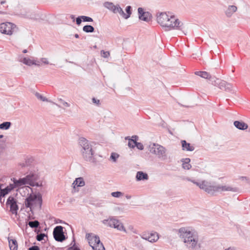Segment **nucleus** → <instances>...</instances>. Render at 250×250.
I'll list each match as a JSON object with an SVG mask.
<instances>
[{
  "label": "nucleus",
  "mask_w": 250,
  "mask_h": 250,
  "mask_svg": "<svg viewBox=\"0 0 250 250\" xmlns=\"http://www.w3.org/2000/svg\"><path fill=\"white\" fill-rule=\"evenodd\" d=\"M157 22L166 31L178 30L181 31L184 35H187L188 30L185 24L180 21L174 15L169 13H161L157 16Z\"/></svg>",
  "instance_id": "nucleus-1"
},
{
  "label": "nucleus",
  "mask_w": 250,
  "mask_h": 250,
  "mask_svg": "<svg viewBox=\"0 0 250 250\" xmlns=\"http://www.w3.org/2000/svg\"><path fill=\"white\" fill-rule=\"evenodd\" d=\"M178 231L179 236L183 240L188 250H200L201 243L199 242V236L197 233L184 227L179 229Z\"/></svg>",
  "instance_id": "nucleus-2"
},
{
  "label": "nucleus",
  "mask_w": 250,
  "mask_h": 250,
  "mask_svg": "<svg viewBox=\"0 0 250 250\" xmlns=\"http://www.w3.org/2000/svg\"><path fill=\"white\" fill-rule=\"evenodd\" d=\"M78 144L81 147L83 158L87 162L96 164V161L94 158V151L91 142L85 138L81 137L79 139Z\"/></svg>",
  "instance_id": "nucleus-3"
},
{
  "label": "nucleus",
  "mask_w": 250,
  "mask_h": 250,
  "mask_svg": "<svg viewBox=\"0 0 250 250\" xmlns=\"http://www.w3.org/2000/svg\"><path fill=\"white\" fill-rule=\"evenodd\" d=\"M42 196L40 193L30 194V195L25 199L24 204L26 208H29L31 209L32 207L41 208L42 205Z\"/></svg>",
  "instance_id": "nucleus-4"
},
{
  "label": "nucleus",
  "mask_w": 250,
  "mask_h": 250,
  "mask_svg": "<svg viewBox=\"0 0 250 250\" xmlns=\"http://www.w3.org/2000/svg\"><path fill=\"white\" fill-rule=\"evenodd\" d=\"M86 237L89 245L93 250H105L104 247L103 243L101 242L98 236L92 234H87Z\"/></svg>",
  "instance_id": "nucleus-5"
},
{
  "label": "nucleus",
  "mask_w": 250,
  "mask_h": 250,
  "mask_svg": "<svg viewBox=\"0 0 250 250\" xmlns=\"http://www.w3.org/2000/svg\"><path fill=\"white\" fill-rule=\"evenodd\" d=\"M149 150L150 153L157 155L159 158L162 160L167 158L166 149L162 146L153 143L149 145Z\"/></svg>",
  "instance_id": "nucleus-6"
},
{
  "label": "nucleus",
  "mask_w": 250,
  "mask_h": 250,
  "mask_svg": "<svg viewBox=\"0 0 250 250\" xmlns=\"http://www.w3.org/2000/svg\"><path fill=\"white\" fill-rule=\"evenodd\" d=\"M200 189L210 195H213L216 192H219V185H215L210 182L203 180V185L200 187Z\"/></svg>",
  "instance_id": "nucleus-7"
},
{
  "label": "nucleus",
  "mask_w": 250,
  "mask_h": 250,
  "mask_svg": "<svg viewBox=\"0 0 250 250\" xmlns=\"http://www.w3.org/2000/svg\"><path fill=\"white\" fill-rule=\"evenodd\" d=\"M212 79L214 80H211L212 84L218 86L220 89L227 92H231L232 90V85L231 83L217 78Z\"/></svg>",
  "instance_id": "nucleus-8"
},
{
  "label": "nucleus",
  "mask_w": 250,
  "mask_h": 250,
  "mask_svg": "<svg viewBox=\"0 0 250 250\" xmlns=\"http://www.w3.org/2000/svg\"><path fill=\"white\" fill-rule=\"evenodd\" d=\"M16 28V25L11 22L0 23V32L2 34L11 35L15 31Z\"/></svg>",
  "instance_id": "nucleus-9"
},
{
  "label": "nucleus",
  "mask_w": 250,
  "mask_h": 250,
  "mask_svg": "<svg viewBox=\"0 0 250 250\" xmlns=\"http://www.w3.org/2000/svg\"><path fill=\"white\" fill-rule=\"evenodd\" d=\"M63 229V228L61 226H57L54 229L53 234L56 241L62 242L66 239Z\"/></svg>",
  "instance_id": "nucleus-10"
},
{
  "label": "nucleus",
  "mask_w": 250,
  "mask_h": 250,
  "mask_svg": "<svg viewBox=\"0 0 250 250\" xmlns=\"http://www.w3.org/2000/svg\"><path fill=\"white\" fill-rule=\"evenodd\" d=\"M6 205L10 207V211L13 214H17V211L19 209V207L17 205V201L13 196H9L7 200Z\"/></svg>",
  "instance_id": "nucleus-11"
},
{
  "label": "nucleus",
  "mask_w": 250,
  "mask_h": 250,
  "mask_svg": "<svg viewBox=\"0 0 250 250\" xmlns=\"http://www.w3.org/2000/svg\"><path fill=\"white\" fill-rule=\"evenodd\" d=\"M138 12L139 18L141 20L148 22L152 18L151 14L148 12L145 11L144 9L142 7H139L138 8Z\"/></svg>",
  "instance_id": "nucleus-12"
},
{
  "label": "nucleus",
  "mask_w": 250,
  "mask_h": 250,
  "mask_svg": "<svg viewBox=\"0 0 250 250\" xmlns=\"http://www.w3.org/2000/svg\"><path fill=\"white\" fill-rule=\"evenodd\" d=\"M141 237L142 239L147 240L151 243L156 242L159 238V235L156 232H151L148 235L146 233H144Z\"/></svg>",
  "instance_id": "nucleus-13"
},
{
  "label": "nucleus",
  "mask_w": 250,
  "mask_h": 250,
  "mask_svg": "<svg viewBox=\"0 0 250 250\" xmlns=\"http://www.w3.org/2000/svg\"><path fill=\"white\" fill-rule=\"evenodd\" d=\"M3 185L0 186V196L1 197H4L6 195L8 194L12 190L15 188L16 187L15 183L11 184L9 186H7L4 188H2Z\"/></svg>",
  "instance_id": "nucleus-14"
},
{
  "label": "nucleus",
  "mask_w": 250,
  "mask_h": 250,
  "mask_svg": "<svg viewBox=\"0 0 250 250\" xmlns=\"http://www.w3.org/2000/svg\"><path fill=\"white\" fill-rule=\"evenodd\" d=\"M239 190L238 188L232 187L229 185H219V191H231L232 192H237Z\"/></svg>",
  "instance_id": "nucleus-15"
},
{
  "label": "nucleus",
  "mask_w": 250,
  "mask_h": 250,
  "mask_svg": "<svg viewBox=\"0 0 250 250\" xmlns=\"http://www.w3.org/2000/svg\"><path fill=\"white\" fill-rule=\"evenodd\" d=\"M85 185V182L82 177H79L76 178L75 181L72 183V186L73 189L77 191H78V189L76 190L77 187H82Z\"/></svg>",
  "instance_id": "nucleus-16"
},
{
  "label": "nucleus",
  "mask_w": 250,
  "mask_h": 250,
  "mask_svg": "<svg viewBox=\"0 0 250 250\" xmlns=\"http://www.w3.org/2000/svg\"><path fill=\"white\" fill-rule=\"evenodd\" d=\"M119 4L114 5L113 2L106 1L104 3V6L114 14H116L117 7Z\"/></svg>",
  "instance_id": "nucleus-17"
},
{
  "label": "nucleus",
  "mask_w": 250,
  "mask_h": 250,
  "mask_svg": "<svg viewBox=\"0 0 250 250\" xmlns=\"http://www.w3.org/2000/svg\"><path fill=\"white\" fill-rule=\"evenodd\" d=\"M102 223L108 227L112 228L115 226V223H118V220L114 218H109L107 219H104L102 221Z\"/></svg>",
  "instance_id": "nucleus-18"
},
{
  "label": "nucleus",
  "mask_w": 250,
  "mask_h": 250,
  "mask_svg": "<svg viewBox=\"0 0 250 250\" xmlns=\"http://www.w3.org/2000/svg\"><path fill=\"white\" fill-rule=\"evenodd\" d=\"M136 179L138 181L141 180H146L148 179V176L147 173L141 171H138L136 173Z\"/></svg>",
  "instance_id": "nucleus-19"
},
{
  "label": "nucleus",
  "mask_w": 250,
  "mask_h": 250,
  "mask_svg": "<svg viewBox=\"0 0 250 250\" xmlns=\"http://www.w3.org/2000/svg\"><path fill=\"white\" fill-rule=\"evenodd\" d=\"M181 144L183 150L192 151L194 149V146L187 143L185 140H182L181 141Z\"/></svg>",
  "instance_id": "nucleus-20"
},
{
  "label": "nucleus",
  "mask_w": 250,
  "mask_h": 250,
  "mask_svg": "<svg viewBox=\"0 0 250 250\" xmlns=\"http://www.w3.org/2000/svg\"><path fill=\"white\" fill-rule=\"evenodd\" d=\"M234 125L238 129L245 130L248 128V125L242 121H236L234 122Z\"/></svg>",
  "instance_id": "nucleus-21"
},
{
  "label": "nucleus",
  "mask_w": 250,
  "mask_h": 250,
  "mask_svg": "<svg viewBox=\"0 0 250 250\" xmlns=\"http://www.w3.org/2000/svg\"><path fill=\"white\" fill-rule=\"evenodd\" d=\"M35 95L36 97H37V98H38L39 100H40L42 102H50V103H52V104L56 105L57 106H58L59 107H61V106L60 105H59L58 104H57V103L53 102L52 101H51L50 100H48L46 98L43 97L42 95H41V94H40L38 92H36Z\"/></svg>",
  "instance_id": "nucleus-22"
},
{
  "label": "nucleus",
  "mask_w": 250,
  "mask_h": 250,
  "mask_svg": "<svg viewBox=\"0 0 250 250\" xmlns=\"http://www.w3.org/2000/svg\"><path fill=\"white\" fill-rule=\"evenodd\" d=\"M14 182L17 187H20L26 184L29 185V183H28V179H26V176L22 178H20L18 180H14Z\"/></svg>",
  "instance_id": "nucleus-23"
},
{
  "label": "nucleus",
  "mask_w": 250,
  "mask_h": 250,
  "mask_svg": "<svg viewBox=\"0 0 250 250\" xmlns=\"http://www.w3.org/2000/svg\"><path fill=\"white\" fill-rule=\"evenodd\" d=\"M26 179H28V183H29V185L30 186L33 182L36 181L38 179V175L33 173H30L26 176Z\"/></svg>",
  "instance_id": "nucleus-24"
},
{
  "label": "nucleus",
  "mask_w": 250,
  "mask_h": 250,
  "mask_svg": "<svg viewBox=\"0 0 250 250\" xmlns=\"http://www.w3.org/2000/svg\"><path fill=\"white\" fill-rule=\"evenodd\" d=\"M195 74L205 79H211V81L213 78H211L210 75L206 71H196L195 72ZM213 80H214L213 79Z\"/></svg>",
  "instance_id": "nucleus-25"
},
{
  "label": "nucleus",
  "mask_w": 250,
  "mask_h": 250,
  "mask_svg": "<svg viewBox=\"0 0 250 250\" xmlns=\"http://www.w3.org/2000/svg\"><path fill=\"white\" fill-rule=\"evenodd\" d=\"M237 8L235 5H229L226 12L227 17H230L232 14L236 11Z\"/></svg>",
  "instance_id": "nucleus-26"
},
{
  "label": "nucleus",
  "mask_w": 250,
  "mask_h": 250,
  "mask_svg": "<svg viewBox=\"0 0 250 250\" xmlns=\"http://www.w3.org/2000/svg\"><path fill=\"white\" fill-rule=\"evenodd\" d=\"M9 246L11 250H17L18 244L15 239H9Z\"/></svg>",
  "instance_id": "nucleus-27"
},
{
  "label": "nucleus",
  "mask_w": 250,
  "mask_h": 250,
  "mask_svg": "<svg viewBox=\"0 0 250 250\" xmlns=\"http://www.w3.org/2000/svg\"><path fill=\"white\" fill-rule=\"evenodd\" d=\"M112 228L117 229L118 230L124 231L126 232V229L124 227L123 224L118 220V223H115V226H113Z\"/></svg>",
  "instance_id": "nucleus-28"
},
{
  "label": "nucleus",
  "mask_w": 250,
  "mask_h": 250,
  "mask_svg": "<svg viewBox=\"0 0 250 250\" xmlns=\"http://www.w3.org/2000/svg\"><path fill=\"white\" fill-rule=\"evenodd\" d=\"M190 160L189 158H186L184 159V160L183 161V164H182V167L185 169H189L191 166L189 164L190 162Z\"/></svg>",
  "instance_id": "nucleus-29"
},
{
  "label": "nucleus",
  "mask_w": 250,
  "mask_h": 250,
  "mask_svg": "<svg viewBox=\"0 0 250 250\" xmlns=\"http://www.w3.org/2000/svg\"><path fill=\"white\" fill-rule=\"evenodd\" d=\"M83 30L85 33H93L94 31V28L90 25H86L83 28Z\"/></svg>",
  "instance_id": "nucleus-30"
},
{
  "label": "nucleus",
  "mask_w": 250,
  "mask_h": 250,
  "mask_svg": "<svg viewBox=\"0 0 250 250\" xmlns=\"http://www.w3.org/2000/svg\"><path fill=\"white\" fill-rule=\"evenodd\" d=\"M11 125V122H5L0 124V129L2 130L8 129Z\"/></svg>",
  "instance_id": "nucleus-31"
},
{
  "label": "nucleus",
  "mask_w": 250,
  "mask_h": 250,
  "mask_svg": "<svg viewBox=\"0 0 250 250\" xmlns=\"http://www.w3.org/2000/svg\"><path fill=\"white\" fill-rule=\"evenodd\" d=\"M20 61L22 62L24 64L29 66L33 65L34 63V61L26 58H23L22 59H21Z\"/></svg>",
  "instance_id": "nucleus-32"
},
{
  "label": "nucleus",
  "mask_w": 250,
  "mask_h": 250,
  "mask_svg": "<svg viewBox=\"0 0 250 250\" xmlns=\"http://www.w3.org/2000/svg\"><path fill=\"white\" fill-rule=\"evenodd\" d=\"M28 225L31 228H37L40 226V223L37 220H35L34 221H29L28 223Z\"/></svg>",
  "instance_id": "nucleus-33"
},
{
  "label": "nucleus",
  "mask_w": 250,
  "mask_h": 250,
  "mask_svg": "<svg viewBox=\"0 0 250 250\" xmlns=\"http://www.w3.org/2000/svg\"><path fill=\"white\" fill-rule=\"evenodd\" d=\"M125 140H128V146L130 148H134L135 147V144H134V142H135V140H134L133 139H130L129 136L125 137Z\"/></svg>",
  "instance_id": "nucleus-34"
},
{
  "label": "nucleus",
  "mask_w": 250,
  "mask_h": 250,
  "mask_svg": "<svg viewBox=\"0 0 250 250\" xmlns=\"http://www.w3.org/2000/svg\"><path fill=\"white\" fill-rule=\"evenodd\" d=\"M117 11L116 14L119 13L121 16H122L125 19V13L123 11V9L120 7L119 5L118 7H117Z\"/></svg>",
  "instance_id": "nucleus-35"
},
{
  "label": "nucleus",
  "mask_w": 250,
  "mask_h": 250,
  "mask_svg": "<svg viewBox=\"0 0 250 250\" xmlns=\"http://www.w3.org/2000/svg\"><path fill=\"white\" fill-rule=\"evenodd\" d=\"M125 11L126 14H125V19H128L130 15H131V6H127L125 8Z\"/></svg>",
  "instance_id": "nucleus-36"
},
{
  "label": "nucleus",
  "mask_w": 250,
  "mask_h": 250,
  "mask_svg": "<svg viewBox=\"0 0 250 250\" xmlns=\"http://www.w3.org/2000/svg\"><path fill=\"white\" fill-rule=\"evenodd\" d=\"M45 237H47V235L46 234H45V233H41L37 234V235L36 236V239L38 241H41L44 239V238Z\"/></svg>",
  "instance_id": "nucleus-37"
},
{
  "label": "nucleus",
  "mask_w": 250,
  "mask_h": 250,
  "mask_svg": "<svg viewBox=\"0 0 250 250\" xmlns=\"http://www.w3.org/2000/svg\"><path fill=\"white\" fill-rule=\"evenodd\" d=\"M58 101L64 107H68L70 106V104L67 102H65L61 98L58 99Z\"/></svg>",
  "instance_id": "nucleus-38"
},
{
  "label": "nucleus",
  "mask_w": 250,
  "mask_h": 250,
  "mask_svg": "<svg viewBox=\"0 0 250 250\" xmlns=\"http://www.w3.org/2000/svg\"><path fill=\"white\" fill-rule=\"evenodd\" d=\"M83 18V22H92L93 21V20L91 17L85 16H82Z\"/></svg>",
  "instance_id": "nucleus-39"
},
{
  "label": "nucleus",
  "mask_w": 250,
  "mask_h": 250,
  "mask_svg": "<svg viewBox=\"0 0 250 250\" xmlns=\"http://www.w3.org/2000/svg\"><path fill=\"white\" fill-rule=\"evenodd\" d=\"M101 55L103 57L107 58L110 56V53L109 51H104L103 50L101 51Z\"/></svg>",
  "instance_id": "nucleus-40"
},
{
  "label": "nucleus",
  "mask_w": 250,
  "mask_h": 250,
  "mask_svg": "<svg viewBox=\"0 0 250 250\" xmlns=\"http://www.w3.org/2000/svg\"><path fill=\"white\" fill-rule=\"evenodd\" d=\"M123 195V193L120 191L113 192L111 193V195L114 197H120Z\"/></svg>",
  "instance_id": "nucleus-41"
},
{
  "label": "nucleus",
  "mask_w": 250,
  "mask_h": 250,
  "mask_svg": "<svg viewBox=\"0 0 250 250\" xmlns=\"http://www.w3.org/2000/svg\"><path fill=\"white\" fill-rule=\"evenodd\" d=\"M134 144H135V146H136L138 149L140 150H143L144 149V146L142 143L137 142L135 141V142H134Z\"/></svg>",
  "instance_id": "nucleus-42"
},
{
  "label": "nucleus",
  "mask_w": 250,
  "mask_h": 250,
  "mask_svg": "<svg viewBox=\"0 0 250 250\" xmlns=\"http://www.w3.org/2000/svg\"><path fill=\"white\" fill-rule=\"evenodd\" d=\"M119 156V155L117 153H112L110 156V159H112L113 162H115Z\"/></svg>",
  "instance_id": "nucleus-43"
},
{
  "label": "nucleus",
  "mask_w": 250,
  "mask_h": 250,
  "mask_svg": "<svg viewBox=\"0 0 250 250\" xmlns=\"http://www.w3.org/2000/svg\"><path fill=\"white\" fill-rule=\"evenodd\" d=\"M32 161H33L32 158H29L26 161L25 163L20 164V165L22 167H26L29 164V163H30V162L31 163L32 162Z\"/></svg>",
  "instance_id": "nucleus-44"
},
{
  "label": "nucleus",
  "mask_w": 250,
  "mask_h": 250,
  "mask_svg": "<svg viewBox=\"0 0 250 250\" xmlns=\"http://www.w3.org/2000/svg\"><path fill=\"white\" fill-rule=\"evenodd\" d=\"M238 179L242 181H245L248 184L250 183V179L246 176H239Z\"/></svg>",
  "instance_id": "nucleus-45"
},
{
  "label": "nucleus",
  "mask_w": 250,
  "mask_h": 250,
  "mask_svg": "<svg viewBox=\"0 0 250 250\" xmlns=\"http://www.w3.org/2000/svg\"><path fill=\"white\" fill-rule=\"evenodd\" d=\"M92 101L93 104H95L97 106H100L101 105L100 101L95 98H93L92 99Z\"/></svg>",
  "instance_id": "nucleus-46"
},
{
  "label": "nucleus",
  "mask_w": 250,
  "mask_h": 250,
  "mask_svg": "<svg viewBox=\"0 0 250 250\" xmlns=\"http://www.w3.org/2000/svg\"><path fill=\"white\" fill-rule=\"evenodd\" d=\"M82 16H79L76 19V24L78 25H80L83 21Z\"/></svg>",
  "instance_id": "nucleus-47"
},
{
  "label": "nucleus",
  "mask_w": 250,
  "mask_h": 250,
  "mask_svg": "<svg viewBox=\"0 0 250 250\" xmlns=\"http://www.w3.org/2000/svg\"><path fill=\"white\" fill-rule=\"evenodd\" d=\"M191 182L193 183V184L196 185L197 186L199 187L200 188V187H201L203 185V181H202L201 182H196L194 180H191Z\"/></svg>",
  "instance_id": "nucleus-48"
},
{
  "label": "nucleus",
  "mask_w": 250,
  "mask_h": 250,
  "mask_svg": "<svg viewBox=\"0 0 250 250\" xmlns=\"http://www.w3.org/2000/svg\"><path fill=\"white\" fill-rule=\"evenodd\" d=\"M31 186H32V187L36 186V187H42V183H39L38 182H36V181H35V182H33L31 185Z\"/></svg>",
  "instance_id": "nucleus-49"
},
{
  "label": "nucleus",
  "mask_w": 250,
  "mask_h": 250,
  "mask_svg": "<svg viewBox=\"0 0 250 250\" xmlns=\"http://www.w3.org/2000/svg\"><path fill=\"white\" fill-rule=\"evenodd\" d=\"M41 61L44 64H49V62L47 60V58H42L41 59Z\"/></svg>",
  "instance_id": "nucleus-50"
},
{
  "label": "nucleus",
  "mask_w": 250,
  "mask_h": 250,
  "mask_svg": "<svg viewBox=\"0 0 250 250\" xmlns=\"http://www.w3.org/2000/svg\"><path fill=\"white\" fill-rule=\"evenodd\" d=\"M28 250H40V248L38 246H34L28 249Z\"/></svg>",
  "instance_id": "nucleus-51"
},
{
  "label": "nucleus",
  "mask_w": 250,
  "mask_h": 250,
  "mask_svg": "<svg viewBox=\"0 0 250 250\" xmlns=\"http://www.w3.org/2000/svg\"><path fill=\"white\" fill-rule=\"evenodd\" d=\"M69 250H80V249L78 247H71Z\"/></svg>",
  "instance_id": "nucleus-52"
},
{
  "label": "nucleus",
  "mask_w": 250,
  "mask_h": 250,
  "mask_svg": "<svg viewBox=\"0 0 250 250\" xmlns=\"http://www.w3.org/2000/svg\"><path fill=\"white\" fill-rule=\"evenodd\" d=\"M225 250H236L234 247H229L227 249H225Z\"/></svg>",
  "instance_id": "nucleus-53"
},
{
  "label": "nucleus",
  "mask_w": 250,
  "mask_h": 250,
  "mask_svg": "<svg viewBox=\"0 0 250 250\" xmlns=\"http://www.w3.org/2000/svg\"><path fill=\"white\" fill-rule=\"evenodd\" d=\"M131 139H133L134 140H136V141L137 142V140L138 139V137L137 136H136V135H134V136H132V138Z\"/></svg>",
  "instance_id": "nucleus-54"
},
{
  "label": "nucleus",
  "mask_w": 250,
  "mask_h": 250,
  "mask_svg": "<svg viewBox=\"0 0 250 250\" xmlns=\"http://www.w3.org/2000/svg\"><path fill=\"white\" fill-rule=\"evenodd\" d=\"M33 64L35 65H37V66H40V62H35L34 61V63Z\"/></svg>",
  "instance_id": "nucleus-55"
},
{
  "label": "nucleus",
  "mask_w": 250,
  "mask_h": 250,
  "mask_svg": "<svg viewBox=\"0 0 250 250\" xmlns=\"http://www.w3.org/2000/svg\"><path fill=\"white\" fill-rule=\"evenodd\" d=\"M0 202L2 204L4 203V199H2V197H1L0 196Z\"/></svg>",
  "instance_id": "nucleus-56"
},
{
  "label": "nucleus",
  "mask_w": 250,
  "mask_h": 250,
  "mask_svg": "<svg viewBox=\"0 0 250 250\" xmlns=\"http://www.w3.org/2000/svg\"><path fill=\"white\" fill-rule=\"evenodd\" d=\"M70 18L73 20V21H75V16L73 15H70Z\"/></svg>",
  "instance_id": "nucleus-57"
},
{
  "label": "nucleus",
  "mask_w": 250,
  "mask_h": 250,
  "mask_svg": "<svg viewBox=\"0 0 250 250\" xmlns=\"http://www.w3.org/2000/svg\"><path fill=\"white\" fill-rule=\"evenodd\" d=\"M125 197L127 199H130L131 198V196L129 195H126Z\"/></svg>",
  "instance_id": "nucleus-58"
},
{
  "label": "nucleus",
  "mask_w": 250,
  "mask_h": 250,
  "mask_svg": "<svg viewBox=\"0 0 250 250\" xmlns=\"http://www.w3.org/2000/svg\"><path fill=\"white\" fill-rule=\"evenodd\" d=\"M184 179L187 180V181H190V182H191V180H192V179H191L190 178H189L188 177H186Z\"/></svg>",
  "instance_id": "nucleus-59"
},
{
  "label": "nucleus",
  "mask_w": 250,
  "mask_h": 250,
  "mask_svg": "<svg viewBox=\"0 0 250 250\" xmlns=\"http://www.w3.org/2000/svg\"><path fill=\"white\" fill-rule=\"evenodd\" d=\"M5 2H6V1H5V0H2V1H1V2H0V4H1V5H2V4H4Z\"/></svg>",
  "instance_id": "nucleus-60"
},
{
  "label": "nucleus",
  "mask_w": 250,
  "mask_h": 250,
  "mask_svg": "<svg viewBox=\"0 0 250 250\" xmlns=\"http://www.w3.org/2000/svg\"><path fill=\"white\" fill-rule=\"evenodd\" d=\"M74 36L76 38H79V36L78 34H75Z\"/></svg>",
  "instance_id": "nucleus-61"
},
{
  "label": "nucleus",
  "mask_w": 250,
  "mask_h": 250,
  "mask_svg": "<svg viewBox=\"0 0 250 250\" xmlns=\"http://www.w3.org/2000/svg\"><path fill=\"white\" fill-rule=\"evenodd\" d=\"M6 14L5 12L0 11V14Z\"/></svg>",
  "instance_id": "nucleus-62"
},
{
  "label": "nucleus",
  "mask_w": 250,
  "mask_h": 250,
  "mask_svg": "<svg viewBox=\"0 0 250 250\" xmlns=\"http://www.w3.org/2000/svg\"><path fill=\"white\" fill-rule=\"evenodd\" d=\"M22 52L23 53H27V51L26 49H24Z\"/></svg>",
  "instance_id": "nucleus-63"
},
{
  "label": "nucleus",
  "mask_w": 250,
  "mask_h": 250,
  "mask_svg": "<svg viewBox=\"0 0 250 250\" xmlns=\"http://www.w3.org/2000/svg\"><path fill=\"white\" fill-rule=\"evenodd\" d=\"M3 137V135H0V139L2 138Z\"/></svg>",
  "instance_id": "nucleus-64"
}]
</instances>
